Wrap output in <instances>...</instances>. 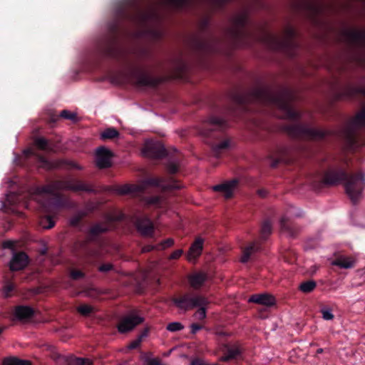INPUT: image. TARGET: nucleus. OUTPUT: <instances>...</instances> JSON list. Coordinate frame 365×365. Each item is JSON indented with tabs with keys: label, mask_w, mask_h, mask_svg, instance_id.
I'll return each mask as SVG.
<instances>
[{
	"label": "nucleus",
	"mask_w": 365,
	"mask_h": 365,
	"mask_svg": "<svg viewBox=\"0 0 365 365\" xmlns=\"http://www.w3.org/2000/svg\"><path fill=\"white\" fill-rule=\"evenodd\" d=\"M364 187L365 179L362 176L352 178L345 185L346 193L352 201L361 197Z\"/></svg>",
	"instance_id": "nucleus-1"
},
{
	"label": "nucleus",
	"mask_w": 365,
	"mask_h": 365,
	"mask_svg": "<svg viewBox=\"0 0 365 365\" xmlns=\"http://www.w3.org/2000/svg\"><path fill=\"white\" fill-rule=\"evenodd\" d=\"M143 318L137 316H128L123 318L118 323L117 329L120 333L125 334L132 331L137 325L143 323Z\"/></svg>",
	"instance_id": "nucleus-2"
},
{
	"label": "nucleus",
	"mask_w": 365,
	"mask_h": 365,
	"mask_svg": "<svg viewBox=\"0 0 365 365\" xmlns=\"http://www.w3.org/2000/svg\"><path fill=\"white\" fill-rule=\"evenodd\" d=\"M113 156L112 151L106 148L101 147L96 152V163L98 168H106L111 165V160Z\"/></svg>",
	"instance_id": "nucleus-3"
},
{
	"label": "nucleus",
	"mask_w": 365,
	"mask_h": 365,
	"mask_svg": "<svg viewBox=\"0 0 365 365\" xmlns=\"http://www.w3.org/2000/svg\"><path fill=\"white\" fill-rule=\"evenodd\" d=\"M237 188L238 181L237 180L225 182L212 187L214 191L220 192L226 199L232 197Z\"/></svg>",
	"instance_id": "nucleus-4"
},
{
	"label": "nucleus",
	"mask_w": 365,
	"mask_h": 365,
	"mask_svg": "<svg viewBox=\"0 0 365 365\" xmlns=\"http://www.w3.org/2000/svg\"><path fill=\"white\" fill-rule=\"evenodd\" d=\"M174 304L180 309L185 311L193 307L207 304L208 302L203 297H197L190 299H175Z\"/></svg>",
	"instance_id": "nucleus-5"
},
{
	"label": "nucleus",
	"mask_w": 365,
	"mask_h": 365,
	"mask_svg": "<svg viewBox=\"0 0 365 365\" xmlns=\"http://www.w3.org/2000/svg\"><path fill=\"white\" fill-rule=\"evenodd\" d=\"M204 240L201 237H197L191 245L187 255V259L190 262H194L201 255L203 249Z\"/></svg>",
	"instance_id": "nucleus-6"
},
{
	"label": "nucleus",
	"mask_w": 365,
	"mask_h": 365,
	"mask_svg": "<svg viewBox=\"0 0 365 365\" xmlns=\"http://www.w3.org/2000/svg\"><path fill=\"white\" fill-rule=\"evenodd\" d=\"M29 263L27 255L24 252L14 254L10 261L9 267L12 271H18L25 268Z\"/></svg>",
	"instance_id": "nucleus-7"
},
{
	"label": "nucleus",
	"mask_w": 365,
	"mask_h": 365,
	"mask_svg": "<svg viewBox=\"0 0 365 365\" xmlns=\"http://www.w3.org/2000/svg\"><path fill=\"white\" fill-rule=\"evenodd\" d=\"M248 301L266 307H272L276 303L274 297L267 293L252 295Z\"/></svg>",
	"instance_id": "nucleus-8"
},
{
	"label": "nucleus",
	"mask_w": 365,
	"mask_h": 365,
	"mask_svg": "<svg viewBox=\"0 0 365 365\" xmlns=\"http://www.w3.org/2000/svg\"><path fill=\"white\" fill-rule=\"evenodd\" d=\"M15 317L20 320L30 319L34 314V310L30 307H18L14 311Z\"/></svg>",
	"instance_id": "nucleus-9"
},
{
	"label": "nucleus",
	"mask_w": 365,
	"mask_h": 365,
	"mask_svg": "<svg viewBox=\"0 0 365 365\" xmlns=\"http://www.w3.org/2000/svg\"><path fill=\"white\" fill-rule=\"evenodd\" d=\"M138 230L144 235H149L153 230V225L150 220L143 218L137 223Z\"/></svg>",
	"instance_id": "nucleus-10"
},
{
	"label": "nucleus",
	"mask_w": 365,
	"mask_h": 365,
	"mask_svg": "<svg viewBox=\"0 0 365 365\" xmlns=\"http://www.w3.org/2000/svg\"><path fill=\"white\" fill-rule=\"evenodd\" d=\"M356 259L353 257H342L333 262V264L339 266L341 268L349 269L354 267Z\"/></svg>",
	"instance_id": "nucleus-11"
},
{
	"label": "nucleus",
	"mask_w": 365,
	"mask_h": 365,
	"mask_svg": "<svg viewBox=\"0 0 365 365\" xmlns=\"http://www.w3.org/2000/svg\"><path fill=\"white\" fill-rule=\"evenodd\" d=\"M341 176L342 174L341 173L332 170L329 171L325 174L323 181L327 185H334L341 179Z\"/></svg>",
	"instance_id": "nucleus-12"
},
{
	"label": "nucleus",
	"mask_w": 365,
	"mask_h": 365,
	"mask_svg": "<svg viewBox=\"0 0 365 365\" xmlns=\"http://www.w3.org/2000/svg\"><path fill=\"white\" fill-rule=\"evenodd\" d=\"M207 275L205 273L200 272L191 275L190 277V282L194 287H198L201 286L203 282L206 280Z\"/></svg>",
	"instance_id": "nucleus-13"
},
{
	"label": "nucleus",
	"mask_w": 365,
	"mask_h": 365,
	"mask_svg": "<svg viewBox=\"0 0 365 365\" xmlns=\"http://www.w3.org/2000/svg\"><path fill=\"white\" fill-rule=\"evenodd\" d=\"M257 250V247H256V244L255 242H252L251 244H250L248 246H247L246 247H245L243 250H242V257H241V262H247L251 255L255 252H256Z\"/></svg>",
	"instance_id": "nucleus-14"
},
{
	"label": "nucleus",
	"mask_w": 365,
	"mask_h": 365,
	"mask_svg": "<svg viewBox=\"0 0 365 365\" xmlns=\"http://www.w3.org/2000/svg\"><path fill=\"white\" fill-rule=\"evenodd\" d=\"M232 145V143L230 139H223L222 141L215 144L213 147V150L217 153H220L230 149Z\"/></svg>",
	"instance_id": "nucleus-15"
},
{
	"label": "nucleus",
	"mask_w": 365,
	"mask_h": 365,
	"mask_svg": "<svg viewBox=\"0 0 365 365\" xmlns=\"http://www.w3.org/2000/svg\"><path fill=\"white\" fill-rule=\"evenodd\" d=\"M100 136L103 140L113 139L119 136V133L113 128H108L101 133Z\"/></svg>",
	"instance_id": "nucleus-16"
},
{
	"label": "nucleus",
	"mask_w": 365,
	"mask_h": 365,
	"mask_svg": "<svg viewBox=\"0 0 365 365\" xmlns=\"http://www.w3.org/2000/svg\"><path fill=\"white\" fill-rule=\"evenodd\" d=\"M93 361L89 359L76 358L70 356L67 360V365H92Z\"/></svg>",
	"instance_id": "nucleus-17"
},
{
	"label": "nucleus",
	"mask_w": 365,
	"mask_h": 365,
	"mask_svg": "<svg viewBox=\"0 0 365 365\" xmlns=\"http://www.w3.org/2000/svg\"><path fill=\"white\" fill-rule=\"evenodd\" d=\"M315 287H316V282L312 280L302 282L299 285L300 290L304 293L311 292L312 291H313Z\"/></svg>",
	"instance_id": "nucleus-18"
},
{
	"label": "nucleus",
	"mask_w": 365,
	"mask_h": 365,
	"mask_svg": "<svg viewBox=\"0 0 365 365\" xmlns=\"http://www.w3.org/2000/svg\"><path fill=\"white\" fill-rule=\"evenodd\" d=\"M78 312L82 315L87 316L93 311V307L89 304H81L77 307Z\"/></svg>",
	"instance_id": "nucleus-19"
},
{
	"label": "nucleus",
	"mask_w": 365,
	"mask_h": 365,
	"mask_svg": "<svg viewBox=\"0 0 365 365\" xmlns=\"http://www.w3.org/2000/svg\"><path fill=\"white\" fill-rule=\"evenodd\" d=\"M207 304L204 305H200V308L197 309V311L195 314V317L197 320H204L206 318V308L205 306Z\"/></svg>",
	"instance_id": "nucleus-20"
},
{
	"label": "nucleus",
	"mask_w": 365,
	"mask_h": 365,
	"mask_svg": "<svg viewBox=\"0 0 365 365\" xmlns=\"http://www.w3.org/2000/svg\"><path fill=\"white\" fill-rule=\"evenodd\" d=\"M155 147L156 145L152 140H147L143 151L145 154L150 155Z\"/></svg>",
	"instance_id": "nucleus-21"
},
{
	"label": "nucleus",
	"mask_w": 365,
	"mask_h": 365,
	"mask_svg": "<svg viewBox=\"0 0 365 365\" xmlns=\"http://www.w3.org/2000/svg\"><path fill=\"white\" fill-rule=\"evenodd\" d=\"M240 354V351L237 349H232L229 351L227 355L224 356L220 358V360L222 361H228L231 359H234Z\"/></svg>",
	"instance_id": "nucleus-22"
},
{
	"label": "nucleus",
	"mask_w": 365,
	"mask_h": 365,
	"mask_svg": "<svg viewBox=\"0 0 365 365\" xmlns=\"http://www.w3.org/2000/svg\"><path fill=\"white\" fill-rule=\"evenodd\" d=\"M182 324L178 322H171L167 326V329L170 331H177L182 330Z\"/></svg>",
	"instance_id": "nucleus-23"
},
{
	"label": "nucleus",
	"mask_w": 365,
	"mask_h": 365,
	"mask_svg": "<svg viewBox=\"0 0 365 365\" xmlns=\"http://www.w3.org/2000/svg\"><path fill=\"white\" fill-rule=\"evenodd\" d=\"M322 318L324 320H332L334 319V314L331 312V309L324 308L322 309Z\"/></svg>",
	"instance_id": "nucleus-24"
},
{
	"label": "nucleus",
	"mask_w": 365,
	"mask_h": 365,
	"mask_svg": "<svg viewBox=\"0 0 365 365\" xmlns=\"http://www.w3.org/2000/svg\"><path fill=\"white\" fill-rule=\"evenodd\" d=\"M272 227L269 222H268V221L264 222V223L262 224V232L263 235L270 234L272 232Z\"/></svg>",
	"instance_id": "nucleus-25"
},
{
	"label": "nucleus",
	"mask_w": 365,
	"mask_h": 365,
	"mask_svg": "<svg viewBox=\"0 0 365 365\" xmlns=\"http://www.w3.org/2000/svg\"><path fill=\"white\" fill-rule=\"evenodd\" d=\"M41 225L43 228L48 229L51 228L53 226L54 222L51 220L50 217H46L43 219L41 222Z\"/></svg>",
	"instance_id": "nucleus-26"
},
{
	"label": "nucleus",
	"mask_w": 365,
	"mask_h": 365,
	"mask_svg": "<svg viewBox=\"0 0 365 365\" xmlns=\"http://www.w3.org/2000/svg\"><path fill=\"white\" fill-rule=\"evenodd\" d=\"M3 365H17L16 357L6 358L3 361Z\"/></svg>",
	"instance_id": "nucleus-27"
},
{
	"label": "nucleus",
	"mask_w": 365,
	"mask_h": 365,
	"mask_svg": "<svg viewBox=\"0 0 365 365\" xmlns=\"http://www.w3.org/2000/svg\"><path fill=\"white\" fill-rule=\"evenodd\" d=\"M35 144L39 148H45L47 145L46 140L43 138H37L35 141Z\"/></svg>",
	"instance_id": "nucleus-28"
},
{
	"label": "nucleus",
	"mask_w": 365,
	"mask_h": 365,
	"mask_svg": "<svg viewBox=\"0 0 365 365\" xmlns=\"http://www.w3.org/2000/svg\"><path fill=\"white\" fill-rule=\"evenodd\" d=\"M141 341H142L140 340V339L137 338L136 339H135L134 341H133L128 345L127 349H135L140 346Z\"/></svg>",
	"instance_id": "nucleus-29"
},
{
	"label": "nucleus",
	"mask_w": 365,
	"mask_h": 365,
	"mask_svg": "<svg viewBox=\"0 0 365 365\" xmlns=\"http://www.w3.org/2000/svg\"><path fill=\"white\" fill-rule=\"evenodd\" d=\"M183 253L182 250H177L174 251L169 257L170 259H177L181 257Z\"/></svg>",
	"instance_id": "nucleus-30"
},
{
	"label": "nucleus",
	"mask_w": 365,
	"mask_h": 365,
	"mask_svg": "<svg viewBox=\"0 0 365 365\" xmlns=\"http://www.w3.org/2000/svg\"><path fill=\"white\" fill-rule=\"evenodd\" d=\"M245 22V19L244 17H237L233 19L234 26H240L244 24Z\"/></svg>",
	"instance_id": "nucleus-31"
},
{
	"label": "nucleus",
	"mask_w": 365,
	"mask_h": 365,
	"mask_svg": "<svg viewBox=\"0 0 365 365\" xmlns=\"http://www.w3.org/2000/svg\"><path fill=\"white\" fill-rule=\"evenodd\" d=\"M174 244V240L172 238L167 239L162 243L163 248L165 249L168 247H171Z\"/></svg>",
	"instance_id": "nucleus-32"
},
{
	"label": "nucleus",
	"mask_w": 365,
	"mask_h": 365,
	"mask_svg": "<svg viewBox=\"0 0 365 365\" xmlns=\"http://www.w3.org/2000/svg\"><path fill=\"white\" fill-rule=\"evenodd\" d=\"M190 365H212V364H207L201 359H196L191 361Z\"/></svg>",
	"instance_id": "nucleus-33"
},
{
	"label": "nucleus",
	"mask_w": 365,
	"mask_h": 365,
	"mask_svg": "<svg viewBox=\"0 0 365 365\" xmlns=\"http://www.w3.org/2000/svg\"><path fill=\"white\" fill-rule=\"evenodd\" d=\"M111 269H112V265L110 264H103L99 267V270L101 272H107V271L110 270Z\"/></svg>",
	"instance_id": "nucleus-34"
},
{
	"label": "nucleus",
	"mask_w": 365,
	"mask_h": 365,
	"mask_svg": "<svg viewBox=\"0 0 365 365\" xmlns=\"http://www.w3.org/2000/svg\"><path fill=\"white\" fill-rule=\"evenodd\" d=\"M202 329V326L193 324L191 325V331L192 334H195L197 331Z\"/></svg>",
	"instance_id": "nucleus-35"
},
{
	"label": "nucleus",
	"mask_w": 365,
	"mask_h": 365,
	"mask_svg": "<svg viewBox=\"0 0 365 365\" xmlns=\"http://www.w3.org/2000/svg\"><path fill=\"white\" fill-rule=\"evenodd\" d=\"M61 115L66 118L73 119L75 117V114H71L66 110H63L61 113Z\"/></svg>",
	"instance_id": "nucleus-36"
},
{
	"label": "nucleus",
	"mask_w": 365,
	"mask_h": 365,
	"mask_svg": "<svg viewBox=\"0 0 365 365\" xmlns=\"http://www.w3.org/2000/svg\"><path fill=\"white\" fill-rule=\"evenodd\" d=\"M71 277L74 279H77L82 277V273L79 271H73L71 274Z\"/></svg>",
	"instance_id": "nucleus-37"
},
{
	"label": "nucleus",
	"mask_w": 365,
	"mask_h": 365,
	"mask_svg": "<svg viewBox=\"0 0 365 365\" xmlns=\"http://www.w3.org/2000/svg\"><path fill=\"white\" fill-rule=\"evenodd\" d=\"M148 331H149L148 328L144 329L143 331H142V333L138 336V338L140 339V340L142 341L144 338H145L148 336Z\"/></svg>",
	"instance_id": "nucleus-38"
},
{
	"label": "nucleus",
	"mask_w": 365,
	"mask_h": 365,
	"mask_svg": "<svg viewBox=\"0 0 365 365\" xmlns=\"http://www.w3.org/2000/svg\"><path fill=\"white\" fill-rule=\"evenodd\" d=\"M30 361L28 360H22L17 358V365H30Z\"/></svg>",
	"instance_id": "nucleus-39"
},
{
	"label": "nucleus",
	"mask_w": 365,
	"mask_h": 365,
	"mask_svg": "<svg viewBox=\"0 0 365 365\" xmlns=\"http://www.w3.org/2000/svg\"><path fill=\"white\" fill-rule=\"evenodd\" d=\"M14 245V242L12 241H6L3 243L4 247L9 248L12 247Z\"/></svg>",
	"instance_id": "nucleus-40"
},
{
	"label": "nucleus",
	"mask_w": 365,
	"mask_h": 365,
	"mask_svg": "<svg viewBox=\"0 0 365 365\" xmlns=\"http://www.w3.org/2000/svg\"><path fill=\"white\" fill-rule=\"evenodd\" d=\"M294 30H292V29H287V30L286 31V32H285V34H286V36H293V35H294Z\"/></svg>",
	"instance_id": "nucleus-41"
},
{
	"label": "nucleus",
	"mask_w": 365,
	"mask_h": 365,
	"mask_svg": "<svg viewBox=\"0 0 365 365\" xmlns=\"http://www.w3.org/2000/svg\"><path fill=\"white\" fill-rule=\"evenodd\" d=\"M322 351H323V349H319L317 350V353H318V354H321V353H322Z\"/></svg>",
	"instance_id": "nucleus-42"
},
{
	"label": "nucleus",
	"mask_w": 365,
	"mask_h": 365,
	"mask_svg": "<svg viewBox=\"0 0 365 365\" xmlns=\"http://www.w3.org/2000/svg\"><path fill=\"white\" fill-rule=\"evenodd\" d=\"M170 188H179V186H177V187H174V186H171L170 187Z\"/></svg>",
	"instance_id": "nucleus-43"
},
{
	"label": "nucleus",
	"mask_w": 365,
	"mask_h": 365,
	"mask_svg": "<svg viewBox=\"0 0 365 365\" xmlns=\"http://www.w3.org/2000/svg\"><path fill=\"white\" fill-rule=\"evenodd\" d=\"M8 289H9V290H11L12 288H11V287H8Z\"/></svg>",
	"instance_id": "nucleus-44"
},
{
	"label": "nucleus",
	"mask_w": 365,
	"mask_h": 365,
	"mask_svg": "<svg viewBox=\"0 0 365 365\" xmlns=\"http://www.w3.org/2000/svg\"><path fill=\"white\" fill-rule=\"evenodd\" d=\"M172 1L175 2V1H176L177 0H172Z\"/></svg>",
	"instance_id": "nucleus-45"
}]
</instances>
